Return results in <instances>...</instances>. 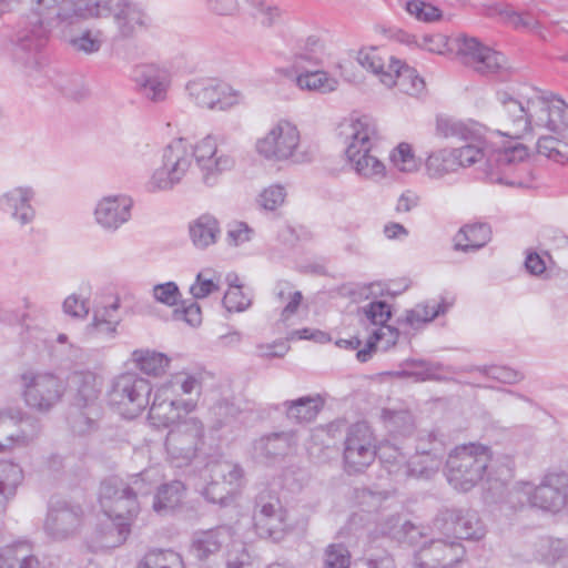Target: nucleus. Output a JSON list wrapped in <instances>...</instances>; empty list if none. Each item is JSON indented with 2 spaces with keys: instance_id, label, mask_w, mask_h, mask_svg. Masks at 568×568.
Masks as SVG:
<instances>
[{
  "instance_id": "nucleus-1",
  "label": "nucleus",
  "mask_w": 568,
  "mask_h": 568,
  "mask_svg": "<svg viewBox=\"0 0 568 568\" xmlns=\"http://www.w3.org/2000/svg\"><path fill=\"white\" fill-rule=\"evenodd\" d=\"M106 17H112L120 40L132 39L151 26L145 9L130 0H30L29 12L17 22L12 41L17 50L37 54L54 30Z\"/></svg>"
},
{
  "instance_id": "nucleus-2",
  "label": "nucleus",
  "mask_w": 568,
  "mask_h": 568,
  "mask_svg": "<svg viewBox=\"0 0 568 568\" xmlns=\"http://www.w3.org/2000/svg\"><path fill=\"white\" fill-rule=\"evenodd\" d=\"M506 121L507 134L521 138L535 129H545L558 136L568 133V104L550 91L524 87L519 92L497 91Z\"/></svg>"
},
{
  "instance_id": "nucleus-3",
  "label": "nucleus",
  "mask_w": 568,
  "mask_h": 568,
  "mask_svg": "<svg viewBox=\"0 0 568 568\" xmlns=\"http://www.w3.org/2000/svg\"><path fill=\"white\" fill-rule=\"evenodd\" d=\"M341 128L346 143V159L356 174L368 180L383 179L386 168L373 153L378 141L375 120L368 115L351 116Z\"/></svg>"
},
{
  "instance_id": "nucleus-4",
  "label": "nucleus",
  "mask_w": 568,
  "mask_h": 568,
  "mask_svg": "<svg viewBox=\"0 0 568 568\" xmlns=\"http://www.w3.org/2000/svg\"><path fill=\"white\" fill-rule=\"evenodd\" d=\"M194 389L195 381L186 373H176L161 384L149 413L151 426L165 429L186 416L195 406Z\"/></svg>"
},
{
  "instance_id": "nucleus-5",
  "label": "nucleus",
  "mask_w": 568,
  "mask_h": 568,
  "mask_svg": "<svg viewBox=\"0 0 568 568\" xmlns=\"http://www.w3.org/2000/svg\"><path fill=\"white\" fill-rule=\"evenodd\" d=\"M398 335V328L388 322H349L338 328L335 345L347 353H355L356 359L364 363L375 352L395 345Z\"/></svg>"
},
{
  "instance_id": "nucleus-6",
  "label": "nucleus",
  "mask_w": 568,
  "mask_h": 568,
  "mask_svg": "<svg viewBox=\"0 0 568 568\" xmlns=\"http://www.w3.org/2000/svg\"><path fill=\"white\" fill-rule=\"evenodd\" d=\"M195 160V145L186 139H174L162 153V165L156 169L146 183L150 192L168 191L179 184Z\"/></svg>"
},
{
  "instance_id": "nucleus-7",
  "label": "nucleus",
  "mask_w": 568,
  "mask_h": 568,
  "mask_svg": "<svg viewBox=\"0 0 568 568\" xmlns=\"http://www.w3.org/2000/svg\"><path fill=\"white\" fill-rule=\"evenodd\" d=\"M489 462L487 447L469 444L456 447L448 456V480L460 490H468L485 475Z\"/></svg>"
},
{
  "instance_id": "nucleus-8",
  "label": "nucleus",
  "mask_w": 568,
  "mask_h": 568,
  "mask_svg": "<svg viewBox=\"0 0 568 568\" xmlns=\"http://www.w3.org/2000/svg\"><path fill=\"white\" fill-rule=\"evenodd\" d=\"M101 507L111 520L103 541L110 547L118 546L130 532V524L138 513L136 499L123 490L105 487L101 493Z\"/></svg>"
},
{
  "instance_id": "nucleus-9",
  "label": "nucleus",
  "mask_w": 568,
  "mask_h": 568,
  "mask_svg": "<svg viewBox=\"0 0 568 568\" xmlns=\"http://www.w3.org/2000/svg\"><path fill=\"white\" fill-rule=\"evenodd\" d=\"M456 54L463 64L471 68L481 75L500 74L508 72L506 57L485 44L477 38L460 34L454 40Z\"/></svg>"
},
{
  "instance_id": "nucleus-10",
  "label": "nucleus",
  "mask_w": 568,
  "mask_h": 568,
  "mask_svg": "<svg viewBox=\"0 0 568 568\" xmlns=\"http://www.w3.org/2000/svg\"><path fill=\"white\" fill-rule=\"evenodd\" d=\"M151 386L132 374L116 377L110 392V403L126 419L140 416L149 404Z\"/></svg>"
},
{
  "instance_id": "nucleus-11",
  "label": "nucleus",
  "mask_w": 568,
  "mask_h": 568,
  "mask_svg": "<svg viewBox=\"0 0 568 568\" xmlns=\"http://www.w3.org/2000/svg\"><path fill=\"white\" fill-rule=\"evenodd\" d=\"M195 163L200 169L202 182L207 186H214L225 172L235 166V159L219 149L214 136L207 135L195 144Z\"/></svg>"
},
{
  "instance_id": "nucleus-12",
  "label": "nucleus",
  "mask_w": 568,
  "mask_h": 568,
  "mask_svg": "<svg viewBox=\"0 0 568 568\" xmlns=\"http://www.w3.org/2000/svg\"><path fill=\"white\" fill-rule=\"evenodd\" d=\"M300 131L286 120H280L265 136L256 142L258 154L267 160L285 161L291 159L300 145Z\"/></svg>"
},
{
  "instance_id": "nucleus-13",
  "label": "nucleus",
  "mask_w": 568,
  "mask_h": 568,
  "mask_svg": "<svg viewBox=\"0 0 568 568\" xmlns=\"http://www.w3.org/2000/svg\"><path fill=\"white\" fill-rule=\"evenodd\" d=\"M189 97L201 108L227 110L239 103V93L211 79H200L186 84Z\"/></svg>"
},
{
  "instance_id": "nucleus-14",
  "label": "nucleus",
  "mask_w": 568,
  "mask_h": 568,
  "mask_svg": "<svg viewBox=\"0 0 568 568\" xmlns=\"http://www.w3.org/2000/svg\"><path fill=\"white\" fill-rule=\"evenodd\" d=\"M255 527L264 538L280 540L290 529L288 514L278 499L262 503L254 516Z\"/></svg>"
},
{
  "instance_id": "nucleus-15",
  "label": "nucleus",
  "mask_w": 568,
  "mask_h": 568,
  "mask_svg": "<svg viewBox=\"0 0 568 568\" xmlns=\"http://www.w3.org/2000/svg\"><path fill=\"white\" fill-rule=\"evenodd\" d=\"M36 192L31 186H18L0 196V211L10 215L21 226L28 225L36 219L32 206Z\"/></svg>"
},
{
  "instance_id": "nucleus-16",
  "label": "nucleus",
  "mask_w": 568,
  "mask_h": 568,
  "mask_svg": "<svg viewBox=\"0 0 568 568\" xmlns=\"http://www.w3.org/2000/svg\"><path fill=\"white\" fill-rule=\"evenodd\" d=\"M531 500L538 507L551 511L560 510L568 500V478L556 473L546 475L541 484L535 488Z\"/></svg>"
},
{
  "instance_id": "nucleus-17",
  "label": "nucleus",
  "mask_w": 568,
  "mask_h": 568,
  "mask_svg": "<svg viewBox=\"0 0 568 568\" xmlns=\"http://www.w3.org/2000/svg\"><path fill=\"white\" fill-rule=\"evenodd\" d=\"M132 200L125 195L105 196L94 210L97 223L108 231H115L131 217Z\"/></svg>"
},
{
  "instance_id": "nucleus-18",
  "label": "nucleus",
  "mask_w": 568,
  "mask_h": 568,
  "mask_svg": "<svg viewBox=\"0 0 568 568\" xmlns=\"http://www.w3.org/2000/svg\"><path fill=\"white\" fill-rule=\"evenodd\" d=\"M344 458L352 471H362L373 463L375 446L369 430L358 429L349 436Z\"/></svg>"
},
{
  "instance_id": "nucleus-19",
  "label": "nucleus",
  "mask_w": 568,
  "mask_h": 568,
  "mask_svg": "<svg viewBox=\"0 0 568 568\" xmlns=\"http://www.w3.org/2000/svg\"><path fill=\"white\" fill-rule=\"evenodd\" d=\"M388 68L393 73L383 78L385 87H397L400 92L409 95H416L425 89V82L417 71L400 60L389 58Z\"/></svg>"
},
{
  "instance_id": "nucleus-20",
  "label": "nucleus",
  "mask_w": 568,
  "mask_h": 568,
  "mask_svg": "<svg viewBox=\"0 0 568 568\" xmlns=\"http://www.w3.org/2000/svg\"><path fill=\"white\" fill-rule=\"evenodd\" d=\"M133 80L148 99L154 102L165 99L168 78L158 67L153 64L138 65L133 71Z\"/></svg>"
},
{
  "instance_id": "nucleus-21",
  "label": "nucleus",
  "mask_w": 568,
  "mask_h": 568,
  "mask_svg": "<svg viewBox=\"0 0 568 568\" xmlns=\"http://www.w3.org/2000/svg\"><path fill=\"white\" fill-rule=\"evenodd\" d=\"M209 473L211 484L206 494L214 501H223L224 496L231 493V487L237 480L239 474L229 463L212 465Z\"/></svg>"
},
{
  "instance_id": "nucleus-22",
  "label": "nucleus",
  "mask_w": 568,
  "mask_h": 568,
  "mask_svg": "<svg viewBox=\"0 0 568 568\" xmlns=\"http://www.w3.org/2000/svg\"><path fill=\"white\" fill-rule=\"evenodd\" d=\"M26 400L39 409H48L60 397V388L53 378L40 377L26 390Z\"/></svg>"
},
{
  "instance_id": "nucleus-23",
  "label": "nucleus",
  "mask_w": 568,
  "mask_h": 568,
  "mask_svg": "<svg viewBox=\"0 0 568 568\" xmlns=\"http://www.w3.org/2000/svg\"><path fill=\"white\" fill-rule=\"evenodd\" d=\"M185 487L180 481L161 486L153 499V509L160 515H170L183 506Z\"/></svg>"
},
{
  "instance_id": "nucleus-24",
  "label": "nucleus",
  "mask_w": 568,
  "mask_h": 568,
  "mask_svg": "<svg viewBox=\"0 0 568 568\" xmlns=\"http://www.w3.org/2000/svg\"><path fill=\"white\" fill-rule=\"evenodd\" d=\"M491 237L490 226L486 223H475L460 229L455 237V248L464 252L476 251L485 246Z\"/></svg>"
},
{
  "instance_id": "nucleus-25",
  "label": "nucleus",
  "mask_w": 568,
  "mask_h": 568,
  "mask_svg": "<svg viewBox=\"0 0 568 568\" xmlns=\"http://www.w3.org/2000/svg\"><path fill=\"white\" fill-rule=\"evenodd\" d=\"M460 168V162L457 161L455 152L448 149H442L432 152L425 161L426 174L430 179H443L447 174L456 172Z\"/></svg>"
},
{
  "instance_id": "nucleus-26",
  "label": "nucleus",
  "mask_w": 568,
  "mask_h": 568,
  "mask_svg": "<svg viewBox=\"0 0 568 568\" xmlns=\"http://www.w3.org/2000/svg\"><path fill=\"white\" fill-rule=\"evenodd\" d=\"M220 234L217 220L209 214L201 215L190 224V236L197 248L214 244Z\"/></svg>"
},
{
  "instance_id": "nucleus-27",
  "label": "nucleus",
  "mask_w": 568,
  "mask_h": 568,
  "mask_svg": "<svg viewBox=\"0 0 568 568\" xmlns=\"http://www.w3.org/2000/svg\"><path fill=\"white\" fill-rule=\"evenodd\" d=\"M132 362L136 368L150 376L163 374L170 366V358L153 349H136L132 353Z\"/></svg>"
},
{
  "instance_id": "nucleus-28",
  "label": "nucleus",
  "mask_w": 568,
  "mask_h": 568,
  "mask_svg": "<svg viewBox=\"0 0 568 568\" xmlns=\"http://www.w3.org/2000/svg\"><path fill=\"white\" fill-rule=\"evenodd\" d=\"M296 85L301 90L329 93L337 89L338 80L325 71H305L296 77Z\"/></svg>"
},
{
  "instance_id": "nucleus-29",
  "label": "nucleus",
  "mask_w": 568,
  "mask_h": 568,
  "mask_svg": "<svg viewBox=\"0 0 568 568\" xmlns=\"http://www.w3.org/2000/svg\"><path fill=\"white\" fill-rule=\"evenodd\" d=\"M389 58L390 57L383 54L377 48L362 49L357 54L358 63L367 71L377 75L382 83L386 74L393 73L388 68Z\"/></svg>"
},
{
  "instance_id": "nucleus-30",
  "label": "nucleus",
  "mask_w": 568,
  "mask_h": 568,
  "mask_svg": "<svg viewBox=\"0 0 568 568\" xmlns=\"http://www.w3.org/2000/svg\"><path fill=\"white\" fill-rule=\"evenodd\" d=\"M495 13L517 30L537 32L540 28L539 21L532 14L515 11L510 6H498L495 8Z\"/></svg>"
},
{
  "instance_id": "nucleus-31",
  "label": "nucleus",
  "mask_w": 568,
  "mask_h": 568,
  "mask_svg": "<svg viewBox=\"0 0 568 568\" xmlns=\"http://www.w3.org/2000/svg\"><path fill=\"white\" fill-rule=\"evenodd\" d=\"M91 284L82 283L79 287L80 293H72L68 295L62 303V311L64 315L73 318H85L90 314L89 298L84 294L90 295Z\"/></svg>"
},
{
  "instance_id": "nucleus-32",
  "label": "nucleus",
  "mask_w": 568,
  "mask_h": 568,
  "mask_svg": "<svg viewBox=\"0 0 568 568\" xmlns=\"http://www.w3.org/2000/svg\"><path fill=\"white\" fill-rule=\"evenodd\" d=\"M436 134L443 138H458L460 140H473L474 130L459 120L447 116L436 119Z\"/></svg>"
},
{
  "instance_id": "nucleus-33",
  "label": "nucleus",
  "mask_w": 568,
  "mask_h": 568,
  "mask_svg": "<svg viewBox=\"0 0 568 568\" xmlns=\"http://www.w3.org/2000/svg\"><path fill=\"white\" fill-rule=\"evenodd\" d=\"M121 307V297L112 293H100L94 298L92 320H108L109 317H113Z\"/></svg>"
},
{
  "instance_id": "nucleus-34",
  "label": "nucleus",
  "mask_w": 568,
  "mask_h": 568,
  "mask_svg": "<svg viewBox=\"0 0 568 568\" xmlns=\"http://www.w3.org/2000/svg\"><path fill=\"white\" fill-rule=\"evenodd\" d=\"M452 305L453 301L445 298H442L438 303L435 301L427 302L424 305H417L415 308L408 311L405 320H435L436 317L446 315L447 310Z\"/></svg>"
},
{
  "instance_id": "nucleus-35",
  "label": "nucleus",
  "mask_w": 568,
  "mask_h": 568,
  "mask_svg": "<svg viewBox=\"0 0 568 568\" xmlns=\"http://www.w3.org/2000/svg\"><path fill=\"white\" fill-rule=\"evenodd\" d=\"M222 303L230 314L240 313L251 306L252 298L243 292L241 284H231V287L224 294Z\"/></svg>"
},
{
  "instance_id": "nucleus-36",
  "label": "nucleus",
  "mask_w": 568,
  "mask_h": 568,
  "mask_svg": "<svg viewBox=\"0 0 568 568\" xmlns=\"http://www.w3.org/2000/svg\"><path fill=\"white\" fill-rule=\"evenodd\" d=\"M151 294L155 302L161 303L168 307L178 306L182 297L178 284L172 281L155 284L152 287Z\"/></svg>"
},
{
  "instance_id": "nucleus-37",
  "label": "nucleus",
  "mask_w": 568,
  "mask_h": 568,
  "mask_svg": "<svg viewBox=\"0 0 568 568\" xmlns=\"http://www.w3.org/2000/svg\"><path fill=\"white\" fill-rule=\"evenodd\" d=\"M20 438L19 419L10 413H0V449L6 448Z\"/></svg>"
},
{
  "instance_id": "nucleus-38",
  "label": "nucleus",
  "mask_w": 568,
  "mask_h": 568,
  "mask_svg": "<svg viewBox=\"0 0 568 568\" xmlns=\"http://www.w3.org/2000/svg\"><path fill=\"white\" fill-rule=\"evenodd\" d=\"M406 11L422 22H434L442 18L440 9L420 0L407 1Z\"/></svg>"
},
{
  "instance_id": "nucleus-39",
  "label": "nucleus",
  "mask_w": 568,
  "mask_h": 568,
  "mask_svg": "<svg viewBox=\"0 0 568 568\" xmlns=\"http://www.w3.org/2000/svg\"><path fill=\"white\" fill-rule=\"evenodd\" d=\"M253 9V16L260 20L263 26L271 27L280 18L281 11L277 6L265 0H247Z\"/></svg>"
},
{
  "instance_id": "nucleus-40",
  "label": "nucleus",
  "mask_w": 568,
  "mask_h": 568,
  "mask_svg": "<svg viewBox=\"0 0 568 568\" xmlns=\"http://www.w3.org/2000/svg\"><path fill=\"white\" fill-rule=\"evenodd\" d=\"M357 315L362 320H389L393 316L392 305L386 301L373 300L357 307Z\"/></svg>"
},
{
  "instance_id": "nucleus-41",
  "label": "nucleus",
  "mask_w": 568,
  "mask_h": 568,
  "mask_svg": "<svg viewBox=\"0 0 568 568\" xmlns=\"http://www.w3.org/2000/svg\"><path fill=\"white\" fill-rule=\"evenodd\" d=\"M390 161L402 172H413L417 169V162L408 143H399L390 153Z\"/></svg>"
},
{
  "instance_id": "nucleus-42",
  "label": "nucleus",
  "mask_w": 568,
  "mask_h": 568,
  "mask_svg": "<svg viewBox=\"0 0 568 568\" xmlns=\"http://www.w3.org/2000/svg\"><path fill=\"white\" fill-rule=\"evenodd\" d=\"M483 144L484 142L481 140H476L475 143H468L462 148L453 149L457 161L460 162V166H471L481 161L485 156Z\"/></svg>"
},
{
  "instance_id": "nucleus-43",
  "label": "nucleus",
  "mask_w": 568,
  "mask_h": 568,
  "mask_svg": "<svg viewBox=\"0 0 568 568\" xmlns=\"http://www.w3.org/2000/svg\"><path fill=\"white\" fill-rule=\"evenodd\" d=\"M560 141L555 136H540L537 141V152L557 162H568V154L559 150Z\"/></svg>"
},
{
  "instance_id": "nucleus-44",
  "label": "nucleus",
  "mask_w": 568,
  "mask_h": 568,
  "mask_svg": "<svg viewBox=\"0 0 568 568\" xmlns=\"http://www.w3.org/2000/svg\"><path fill=\"white\" fill-rule=\"evenodd\" d=\"M140 568H183L180 556L173 551H162L146 557Z\"/></svg>"
},
{
  "instance_id": "nucleus-45",
  "label": "nucleus",
  "mask_w": 568,
  "mask_h": 568,
  "mask_svg": "<svg viewBox=\"0 0 568 568\" xmlns=\"http://www.w3.org/2000/svg\"><path fill=\"white\" fill-rule=\"evenodd\" d=\"M286 192L284 186L274 184L263 190L258 196V203L265 210L273 211L283 204Z\"/></svg>"
},
{
  "instance_id": "nucleus-46",
  "label": "nucleus",
  "mask_w": 568,
  "mask_h": 568,
  "mask_svg": "<svg viewBox=\"0 0 568 568\" xmlns=\"http://www.w3.org/2000/svg\"><path fill=\"white\" fill-rule=\"evenodd\" d=\"M375 284H358V283H347L343 284L338 287V294L345 297H349L354 302H358L362 300H369L371 297H376V294L373 292Z\"/></svg>"
},
{
  "instance_id": "nucleus-47",
  "label": "nucleus",
  "mask_w": 568,
  "mask_h": 568,
  "mask_svg": "<svg viewBox=\"0 0 568 568\" xmlns=\"http://www.w3.org/2000/svg\"><path fill=\"white\" fill-rule=\"evenodd\" d=\"M375 284H358V283H347L343 284L338 287V294L345 297H349L354 302H358L362 300H369L371 297H376V294L373 292Z\"/></svg>"
},
{
  "instance_id": "nucleus-48",
  "label": "nucleus",
  "mask_w": 568,
  "mask_h": 568,
  "mask_svg": "<svg viewBox=\"0 0 568 568\" xmlns=\"http://www.w3.org/2000/svg\"><path fill=\"white\" fill-rule=\"evenodd\" d=\"M71 47L80 52L91 54L98 52L102 45L101 39L93 36L90 30L84 31L81 36L70 39Z\"/></svg>"
},
{
  "instance_id": "nucleus-49",
  "label": "nucleus",
  "mask_w": 568,
  "mask_h": 568,
  "mask_svg": "<svg viewBox=\"0 0 568 568\" xmlns=\"http://www.w3.org/2000/svg\"><path fill=\"white\" fill-rule=\"evenodd\" d=\"M55 87L68 98L78 100L87 95L88 90L83 87L80 79L61 77L57 80Z\"/></svg>"
},
{
  "instance_id": "nucleus-50",
  "label": "nucleus",
  "mask_w": 568,
  "mask_h": 568,
  "mask_svg": "<svg viewBox=\"0 0 568 568\" xmlns=\"http://www.w3.org/2000/svg\"><path fill=\"white\" fill-rule=\"evenodd\" d=\"M219 290L220 286L213 280L204 277L203 272L197 273L194 283L190 286V293L194 300L205 298Z\"/></svg>"
},
{
  "instance_id": "nucleus-51",
  "label": "nucleus",
  "mask_w": 568,
  "mask_h": 568,
  "mask_svg": "<svg viewBox=\"0 0 568 568\" xmlns=\"http://www.w3.org/2000/svg\"><path fill=\"white\" fill-rule=\"evenodd\" d=\"M349 557L342 546H329L325 552V568H348Z\"/></svg>"
},
{
  "instance_id": "nucleus-52",
  "label": "nucleus",
  "mask_w": 568,
  "mask_h": 568,
  "mask_svg": "<svg viewBox=\"0 0 568 568\" xmlns=\"http://www.w3.org/2000/svg\"><path fill=\"white\" fill-rule=\"evenodd\" d=\"M206 9L216 14L223 17H233L240 10V3L237 0H203Z\"/></svg>"
},
{
  "instance_id": "nucleus-53",
  "label": "nucleus",
  "mask_w": 568,
  "mask_h": 568,
  "mask_svg": "<svg viewBox=\"0 0 568 568\" xmlns=\"http://www.w3.org/2000/svg\"><path fill=\"white\" fill-rule=\"evenodd\" d=\"M528 149L521 143H516L513 146L498 151L497 161L500 164H513L523 162L528 156Z\"/></svg>"
},
{
  "instance_id": "nucleus-54",
  "label": "nucleus",
  "mask_w": 568,
  "mask_h": 568,
  "mask_svg": "<svg viewBox=\"0 0 568 568\" xmlns=\"http://www.w3.org/2000/svg\"><path fill=\"white\" fill-rule=\"evenodd\" d=\"M253 230L244 222H234L229 225L227 241L235 246L251 240Z\"/></svg>"
},
{
  "instance_id": "nucleus-55",
  "label": "nucleus",
  "mask_w": 568,
  "mask_h": 568,
  "mask_svg": "<svg viewBox=\"0 0 568 568\" xmlns=\"http://www.w3.org/2000/svg\"><path fill=\"white\" fill-rule=\"evenodd\" d=\"M290 339H308L315 343H325L329 341L332 337L321 329H316L313 327H305L301 329H294L290 332Z\"/></svg>"
},
{
  "instance_id": "nucleus-56",
  "label": "nucleus",
  "mask_w": 568,
  "mask_h": 568,
  "mask_svg": "<svg viewBox=\"0 0 568 568\" xmlns=\"http://www.w3.org/2000/svg\"><path fill=\"white\" fill-rule=\"evenodd\" d=\"M122 301V307L124 310V316H144L146 315V305L139 300H135L132 295H124Z\"/></svg>"
},
{
  "instance_id": "nucleus-57",
  "label": "nucleus",
  "mask_w": 568,
  "mask_h": 568,
  "mask_svg": "<svg viewBox=\"0 0 568 568\" xmlns=\"http://www.w3.org/2000/svg\"><path fill=\"white\" fill-rule=\"evenodd\" d=\"M525 266L527 271L532 275H540L546 270L545 261L536 252H530L527 254L525 260Z\"/></svg>"
},
{
  "instance_id": "nucleus-58",
  "label": "nucleus",
  "mask_w": 568,
  "mask_h": 568,
  "mask_svg": "<svg viewBox=\"0 0 568 568\" xmlns=\"http://www.w3.org/2000/svg\"><path fill=\"white\" fill-rule=\"evenodd\" d=\"M261 353L265 357H282L288 351V345L285 342H273L261 345Z\"/></svg>"
},
{
  "instance_id": "nucleus-59",
  "label": "nucleus",
  "mask_w": 568,
  "mask_h": 568,
  "mask_svg": "<svg viewBox=\"0 0 568 568\" xmlns=\"http://www.w3.org/2000/svg\"><path fill=\"white\" fill-rule=\"evenodd\" d=\"M424 47L429 52L443 54L447 48V39L442 34L426 36L424 38Z\"/></svg>"
},
{
  "instance_id": "nucleus-60",
  "label": "nucleus",
  "mask_w": 568,
  "mask_h": 568,
  "mask_svg": "<svg viewBox=\"0 0 568 568\" xmlns=\"http://www.w3.org/2000/svg\"><path fill=\"white\" fill-rule=\"evenodd\" d=\"M20 483V471L12 467L10 469V476L7 478L6 481H0V495H3L6 497L10 496L14 488Z\"/></svg>"
},
{
  "instance_id": "nucleus-61",
  "label": "nucleus",
  "mask_w": 568,
  "mask_h": 568,
  "mask_svg": "<svg viewBox=\"0 0 568 568\" xmlns=\"http://www.w3.org/2000/svg\"><path fill=\"white\" fill-rule=\"evenodd\" d=\"M178 306L179 307L175 310V313H181L185 317L201 315V306L194 298L193 300H182L181 298Z\"/></svg>"
},
{
  "instance_id": "nucleus-62",
  "label": "nucleus",
  "mask_w": 568,
  "mask_h": 568,
  "mask_svg": "<svg viewBox=\"0 0 568 568\" xmlns=\"http://www.w3.org/2000/svg\"><path fill=\"white\" fill-rule=\"evenodd\" d=\"M303 301V295L300 291H292L287 296V303L283 308V315L292 316L296 313Z\"/></svg>"
},
{
  "instance_id": "nucleus-63",
  "label": "nucleus",
  "mask_w": 568,
  "mask_h": 568,
  "mask_svg": "<svg viewBox=\"0 0 568 568\" xmlns=\"http://www.w3.org/2000/svg\"><path fill=\"white\" fill-rule=\"evenodd\" d=\"M418 197L410 192L403 193L396 204L397 212H409L417 205Z\"/></svg>"
},
{
  "instance_id": "nucleus-64",
  "label": "nucleus",
  "mask_w": 568,
  "mask_h": 568,
  "mask_svg": "<svg viewBox=\"0 0 568 568\" xmlns=\"http://www.w3.org/2000/svg\"><path fill=\"white\" fill-rule=\"evenodd\" d=\"M384 234L389 240H397L408 235L407 229L399 223H388L384 226Z\"/></svg>"
}]
</instances>
